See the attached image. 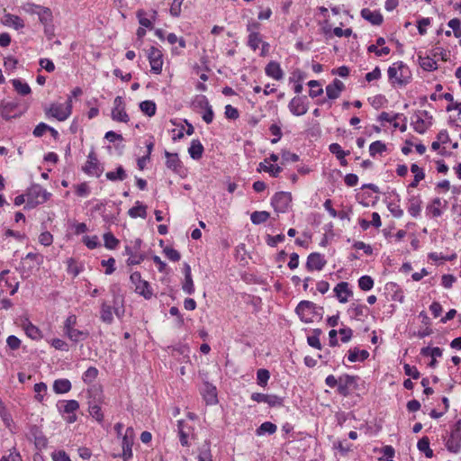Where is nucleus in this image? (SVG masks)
<instances>
[{
	"label": "nucleus",
	"instance_id": "7ed1b4c3",
	"mask_svg": "<svg viewBox=\"0 0 461 461\" xmlns=\"http://www.w3.org/2000/svg\"><path fill=\"white\" fill-rule=\"evenodd\" d=\"M72 112V100L68 97L65 104L53 103L50 106L45 109V114L47 117H52L58 121L63 122L69 117Z\"/></svg>",
	"mask_w": 461,
	"mask_h": 461
},
{
	"label": "nucleus",
	"instance_id": "ea45409f",
	"mask_svg": "<svg viewBox=\"0 0 461 461\" xmlns=\"http://www.w3.org/2000/svg\"><path fill=\"white\" fill-rule=\"evenodd\" d=\"M262 36L258 33H249L248 37V46L252 50H257L258 49L259 44L262 42Z\"/></svg>",
	"mask_w": 461,
	"mask_h": 461
},
{
	"label": "nucleus",
	"instance_id": "c9c22d12",
	"mask_svg": "<svg viewBox=\"0 0 461 461\" xmlns=\"http://www.w3.org/2000/svg\"><path fill=\"white\" fill-rule=\"evenodd\" d=\"M420 66L427 71H434L438 68L437 62L429 57H419Z\"/></svg>",
	"mask_w": 461,
	"mask_h": 461
},
{
	"label": "nucleus",
	"instance_id": "6e6552de",
	"mask_svg": "<svg viewBox=\"0 0 461 461\" xmlns=\"http://www.w3.org/2000/svg\"><path fill=\"white\" fill-rule=\"evenodd\" d=\"M448 451L452 453L459 452L461 448V420H457L455 428L450 433V437L446 443Z\"/></svg>",
	"mask_w": 461,
	"mask_h": 461
},
{
	"label": "nucleus",
	"instance_id": "9b49d317",
	"mask_svg": "<svg viewBox=\"0 0 461 461\" xmlns=\"http://www.w3.org/2000/svg\"><path fill=\"white\" fill-rule=\"evenodd\" d=\"M163 55L161 51L155 48L151 47L148 53V59L151 67V72L154 74H160L162 71L163 66Z\"/></svg>",
	"mask_w": 461,
	"mask_h": 461
},
{
	"label": "nucleus",
	"instance_id": "412c9836",
	"mask_svg": "<svg viewBox=\"0 0 461 461\" xmlns=\"http://www.w3.org/2000/svg\"><path fill=\"white\" fill-rule=\"evenodd\" d=\"M361 16L373 25H380L384 21L383 15L378 11H371L368 8L361 10Z\"/></svg>",
	"mask_w": 461,
	"mask_h": 461
},
{
	"label": "nucleus",
	"instance_id": "7c9ffc66",
	"mask_svg": "<svg viewBox=\"0 0 461 461\" xmlns=\"http://www.w3.org/2000/svg\"><path fill=\"white\" fill-rule=\"evenodd\" d=\"M110 181H123L127 177V174L122 166H119L115 172L109 171L105 175Z\"/></svg>",
	"mask_w": 461,
	"mask_h": 461
},
{
	"label": "nucleus",
	"instance_id": "cd10ccee",
	"mask_svg": "<svg viewBox=\"0 0 461 461\" xmlns=\"http://www.w3.org/2000/svg\"><path fill=\"white\" fill-rule=\"evenodd\" d=\"M277 429V427L276 424L266 421L263 422L256 430V433L258 436H262L265 434L272 435L274 434Z\"/></svg>",
	"mask_w": 461,
	"mask_h": 461
},
{
	"label": "nucleus",
	"instance_id": "09e8293b",
	"mask_svg": "<svg viewBox=\"0 0 461 461\" xmlns=\"http://www.w3.org/2000/svg\"><path fill=\"white\" fill-rule=\"evenodd\" d=\"M23 328H24L25 333L27 334L28 337H30L33 339H36L41 337L40 330L36 326L32 324L31 322L24 324Z\"/></svg>",
	"mask_w": 461,
	"mask_h": 461
},
{
	"label": "nucleus",
	"instance_id": "37998d69",
	"mask_svg": "<svg viewBox=\"0 0 461 461\" xmlns=\"http://www.w3.org/2000/svg\"><path fill=\"white\" fill-rule=\"evenodd\" d=\"M386 150V145L380 140L374 141L369 146V153L375 157L377 153H383Z\"/></svg>",
	"mask_w": 461,
	"mask_h": 461
},
{
	"label": "nucleus",
	"instance_id": "bf43d9fd",
	"mask_svg": "<svg viewBox=\"0 0 461 461\" xmlns=\"http://www.w3.org/2000/svg\"><path fill=\"white\" fill-rule=\"evenodd\" d=\"M404 374L408 376L412 377L413 379H418L420 375L416 366H411L409 364L403 365Z\"/></svg>",
	"mask_w": 461,
	"mask_h": 461
},
{
	"label": "nucleus",
	"instance_id": "a18cd8bd",
	"mask_svg": "<svg viewBox=\"0 0 461 461\" xmlns=\"http://www.w3.org/2000/svg\"><path fill=\"white\" fill-rule=\"evenodd\" d=\"M185 420H178L177 428H178V434H179L180 442H181L182 446L188 445V441H187L188 432L185 431Z\"/></svg>",
	"mask_w": 461,
	"mask_h": 461
},
{
	"label": "nucleus",
	"instance_id": "79ce46f5",
	"mask_svg": "<svg viewBox=\"0 0 461 461\" xmlns=\"http://www.w3.org/2000/svg\"><path fill=\"white\" fill-rule=\"evenodd\" d=\"M358 286L363 291H369L374 286V280L369 276H363L358 279Z\"/></svg>",
	"mask_w": 461,
	"mask_h": 461
},
{
	"label": "nucleus",
	"instance_id": "864d4df0",
	"mask_svg": "<svg viewBox=\"0 0 461 461\" xmlns=\"http://www.w3.org/2000/svg\"><path fill=\"white\" fill-rule=\"evenodd\" d=\"M145 15L146 12L144 10L140 9L137 11V17L139 19L140 24L145 28L152 29V22L146 18Z\"/></svg>",
	"mask_w": 461,
	"mask_h": 461
},
{
	"label": "nucleus",
	"instance_id": "4be33fe9",
	"mask_svg": "<svg viewBox=\"0 0 461 461\" xmlns=\"http://www.w3.org/2000/svg\"><path fill=\"white\" fill-rule=\"evenodd\" d=\"M266 74L276 80H281L284 77V72L276 61H270L265 68Z\"/></svg>",
	"mask_w": 461,
	"mask_h": 461
},
{
	"label": "nucleus",
	"instance_id": "423d86ee",
	"mask_svg": "<svg viewBox=\"0 0 461 461\" xmlns=\"http://www.w3.org/2000/svg\"><path fill=\"white\" fill-rule=\"evenodd\" d=\"M358 376L343 375L339 376L338 393L342 396H348L352 390L357 388Z\"/></svg>",
	"mask_w": 461,
	"mask_h": 461
},
{
	"label": "nucleus",
	"instance_id": "6ab92c4d",
	"mask_svg": "<svg viewBox=\"0 0 461 461\" xmlns=\"http://www.w3.org/2000/svg\"><path fill=\"white\" fill-rule=\"evenodd\" d=\"M345 89V85L339 79H334L333 82L326 86V94L330 99H337L340 93Z\"/></svg>",
	"mask_w": 461,
	"mask_h": 461
},
{
	"label": "nucleus",
	"instance_id": "e2e57ef3",
	"mask_svg": "<svg viewBox=\"0 0 461 461\" xmlns=\"http://www.w3.org/2000/svg\"><path fill=\"white\" fill-rule=\"evenodd\" d=\"M368 52H374L376 56L380 57L382 55H387L390 53V48L388 47H383L381 49H378L376 45H370L367 48Z\"/></svg>",
	"mask_w": 461,
	"mask_h": 461
},
{
	"label": "nucleus",
	"instance_id": "680f3d73",
	"mask_svg": "<svg viewBox=\"0 0 461 461\" xmlns=\"http://www.w3.org/2000/svg\"><path fill=\"white\" fill-rule=\"evenodd\" d=\"M224 114H225L226 118L231 119V120H236L240 116L238 109L231 106L230 104H227L225 106Z\"/></svg>",
	"mask_w": 461,
	"mask_h": 461
},
{
	"label": "nucleus",
	"instance_id": "c85d7f7f",
	"mask_svg": "<svg viewBox=\"0 0 461 461\" xmlns=\"http://www.w3.org/2000/svg\"><path fill=\"white\" fill-rule=\"evenodd\" d=\"M147 207L143 204H141L139 201L136 203V206L131 208L129 211H128V214L131 217V218H137V217H141L143 219H145L147 217V211H146Z\"/></svg>",
	"mask_w": 461,
	"mask_h": 461
},
{
	"label": "nucleus",
	"instance_id": "0e129e2a",
	"mask_svg": "<svg viewBox=\"0 0 461 461\" xmlns=\"http://www.w3.org/2000/svg\"><path fill=\"white\" fill-rule=\"evenodd\" d=\"M114 264H115V259L113 258H110L108 259H104L102 260L101 262V265L103 267H106V269H105V274L106 275H111L114 272L115 268H114Z\"/></svg>",
	"mask_w": 461,
	"mask_h": 461
},
{
	"label": "nucleus",
	"instance_id": "72a5a7b5",
	"mask_svg": "<svg viewBox=\"0 0 461 461\" xmlns=\"http://www.w3.org/2000/svg\"><path fill=\"white\" fill-rule=\"evenodd\" d=\"M90 415L95 419L99 423H101L104 420V414L102 412L101 407L95 402H89L88 408Z\"/></svg>",
	"mask_w": 461,
	"mask_h": 461
},
{
	"label": "nucleus",
	"instance_id": "f03ea898",
	"mask_svg": "<svg viewBox=\"0 0 461 461\" xmlns=\"http://www.w3.org/2000/svg\"><path fill=\"white\" fill-rule=\"evenodd\" d=\"M27 203L24 209H32L49 200L51 194L44 190L40 185H32L25 194Z\"/></svg>",
	"mask_w": 461,
	"mask_h": 461
},
{
	"label": "nucleus",
	"instance_id": "603ef678",
	"mask_svg": "<svg viewBox=\"0 0 461 461\" xmlns=\"http://www.w3.org/2000/svg\"><path fill=\"white\" fill-rule=\"evenodd\" d=\"M329 149L332 154H334L337 157V158H343V157H346L349 154V151L342 150L340 145L338 143L330 144Z\"/></svg>",
	"mask_w": 461,
	"mask_h": 461
},
{
	"label": "nucleus",
	"instance_id": "8fccbe9b",
	"mask_svg": "<svg viewBox=\"0 0 461 461\" xmlns=\"http://www.w3.org/2000/svg\"><path fill=\"white\" fill-rule=\"evenodd\" d=\"M104 246L108 249H114L119 244V240L113 236V233L107 232L104 235Z\"/></svg>",
	"mask_w": 461,
	"mask_h": 461
},
{
	"label": "nucleus",
	"instance_id": "de8ad7c7",
	"mask_svg": "<svg viewBox=\"0 0 461 461\" xmlns=\"http://www.w3.org/2000/svg\"><path fill=\"white\" fill-rule=\"evenodd\" d=\"M263 170L265 172L270 173V175L274 177L278 176L279 173L282 171V168L279 166H267L265 163L261 162L259 163V168L258 171Z\"/></svg>",
	"mask_w": 461,
	"mask_h": 461
},
{
	"label": "nucleus",
	"instance_id": "f257e3e1",
	"mask_svg": "<svg viewBox=\"0 0 461 461\" xmlns=\"http://www.w3.org/2000/svg\"><path fill=\"white\" fill-rule=\"evenodd\" d=\"M388 77L393 84L405 86L410 83L411 72L402 61H397L388 68Z\"/></svg>",
	"mask_w": 461,
	"mask_h": 461
},
{
	"label": "nucleus",
	"instance_id": "3c124183",
	"mask_svg": "<svg viewBox=\"0 0 461 461\" xmlns=\"http://www.w3.org/2000/svg\"><path fill=\"white\" fill-rule=\"evenodd\" d=\"M97 375H98V370L94 366H90L84 373L83 380L85 383L90 384L96 378Z\"/></svg>",
	"mask_w": 461,
	"mask_h": 461
},
{
	"label": "nucleus",
	"instance_id": "2eb2a0df",
	"mask_svg": "<svg viewBox=\"0 0 461 461\" xmlns=\"http://www.w3.org/2000/svg\"><path fill=\"white\" fill-rule=\"evenodd\" d=\"M326 263L327 261L324 259L323 256H321L320 253L313 252L311 253L307 258L306 268L309 271H320L325 267Z\"/></svg>",
	"mask_w": 461,
	"mask_h": 461
},
{
	"label": "nucleus",
	"instance_id": "aec40b11",
	"mask_svg": "<svg viewBox=\"0 0 461 461\" xmlns=\"http://www.w3.org/2000/svg\"><path fill=\"white\" fill-rule=\"evenodd\" d=\"M334 293L339 303H342L348 302V297L353 294L347 282L339 283L334 288Z\"/></svg>",
	"mask_w": 461,
	"mask_h": 461
},
{
	"label": "nucleus",
	"instance_id": "e433bc0d",
	"mask_svg": "<svg viewBox=\"0 0 461 461\" xmlns=\"http://www.w3.org/2000/svg\"><path fill=\"white\" fill-rule=\"evenodd\" d=\"M270 217V213L266 211H256L251 213L250 220L254 224H261L267 221Z\"/></svg>",
	"mask_w": 461,
	"mask_h": 461
},
{
	"label": "nucleus",
	"instance_id": "dca6fc26",
	"mask_svg": "<svg viewBox=\"0 0 461 461\" xmlns=\"http://www.w3.org/2000/svg\"><path fill=\"white\" fill-rule=\"evenodd\" d=\"M201 393L207 404H215L218 402L216 387L209 382L203 384Z\"/></svg>",
	"mask_w": 461,
	"mask_h": 461
},
{
	"label": "nucleus",
	"instance_id": "f704fd0d",
	"mask_svg": "<svg viewBox=\"0 0 461 461\" xmlns=\"http://www.w3.org/2000/svg\"><path fill=\"white\" fill-rule=\"evenodd\" d=\"M12 84L14 90L22 95H26L31 93V87L29 85L22 82L20 79H13Z\"/></svg>",
	"mask_w": 461,
	"mask_h": 461
},
{
	"label": "nucleus",
	"instance_id": "20e7f679",
	"mask_svg": "<svg viewBox=\"0 0 461 461\" xmlns=\"http://www.w3.org/2000/svg\"><path fill=\"white\" fill-rule=\"evenodd\" d=\"M24 112L25 109H21L20 103L18 101H2L0 104V114L5 121H9L13 118H18Z\"/></svg>",
	"mask_w": 461,
	"mask_h": 461
},
{
	"label": "nucleus",
	"instance_id": "473e14b6",
	"mask_svg": "<svg viewBox=\"0 0 461 461\" xmlns=\"http://www.w3.org/2000/svg\"><path fill=\"white\" fill-rule=\"evenodd\" d=\"M68 337L74 342L84 340L88 337V332L77 330L75 328L65 331Z\"/></svg>",
	"mask_w": 461,
	"mask_h": 461
},
{
	"label": "nucleus",
	"instance_id": "a19ab883",
	"mask_svg": "<svg viewBox=\"0 0 461 461\" xmlns=\"http://www.w3.org/2000/svg\"><path fill=\"white\" fill-rule=\"evenodd\" d=\"M39 10V19L42 23L47 24L52 21V13L50 8L41 6Z\"/></svg>",
	"mask_w": 461,
	"mask_h": 461
},
{
	"label": "nucleus",
	"instance_id": "052dcab7",
	"mask_svg": "<svg viewBox=\"0 0 461 461\" xmlns=\"http://www.w3.org/2000/svg\"><path fill=\"white\" fill-rule=\"evenodd\" d=\"M334 447L339 449L342 455H347L352 447V445L348 443L347 440L338 441L334 444Z\"/></svg>",
	"mask_w": 461,
	"mask_h": 461
},
{
	"label": "nucleus",
	"instance_id": "c03bdc74",
	"mask_svg": "<svg viewBox=\"0 0 461 461\" xmlns=\"http://www.w3.org/2000/svg\"><path fill=\"white\" fill-rule=\"evenodd\" d=\"M441 205L440 198H435L432 200L431 204L427 206V210L432 214L433 217H438L441 215L439 206Z\"/></svg>",
	"mask_w": 461,
	"mask_h": 461
},
{
	"label": "nucleus",
	"instance_id": "a211bd4d",
	"mask_svg": "<svg viewBox=\"0 0 461 461\" xmlns=\"http://www.w3.org/2000/svg\"><path fill=\"white\" fill-rule=\"evenodd\" d=\"M166 166L167 168L172 169L175 173H180L183 169L182 162L180 161L177 153H171L165 150Z\"/></svg>",
	"mask_w": 461,
	"mask_h": 461
},
{
	"label": "nucleus",
	"instance_id": "13d9d810",
	"mask_svg": "<svg viewBox=\"0 0 461 461\" xmlns=\"http://www.w3.org/2000/svg\"><path fill=\"white\" fill-rule=\"evenodd\" d=\"M164 253L170 260L176 262L180 260V253L173 248L167 247L164 249Z\"/></svg>",
	"mask_w": 461,
	"mask_h": 461
},
{
	"label": "nucleus",
	"instance_id": "ddd939ff",
	"mask_svg": "<svg viewBox=\"0 0 461 461\" xmlns=\"http://www.w3.org/2000/svg\"><path fill=\"white\" fill-rule=\"evenodd\" d=\"M112 118L114 121L122 122H128L130 120L129 115L125 112L123 101L121 96H117L114 99V107L112 111Z\"/></svg>",
	"mask_w": 461,
	"mask_h": 461
},
{
	"label": "nucleus",
	"instance_id": "1a4fd4ad",
	"mask_svg": "<svg viewBox=\"0 0 461 461\" xmlns=\"http://www.w3.org/2000/svg\"><path fill=\"white\" fill-rule=\"evenodd\" d=\"M83 170L86 174L100 176L104 171V167L99 163L97 157L94 150H92L88 157L86 165L83 167Z\"/></svg>",
	"mask_w": 461,
	"mask_h": 461
},
{
	"label": "nucleus",
	"instance_id": "c756f323",
	"mask_svg": "<svg viewBox=\"0 0 461 461\" xmlns=\"http://www.w3.org/2000/svg\"><path fill=\"white\" fill-rule=\"evenodd\" d=\"M417 447L420 452H423L428 458L433 456V450L429 447V439L428 437L421 438L417 444Z\"/></svg>",
	"mask_w": 461,
	"mask_h": 461
},
{
	"label": "nucleus",
	"instance_id": "338daca9",
	"mask_svg": "<svg viewBox=\"0 0 461 461\" xmlns=\"http://www.w3.org/2000/svg\"><path fill=\"white\" fill-rule=\"evenodd\" d=\"M182 289L188 294H194V286L192 276L185 277V283L183 284Z\"/></svg>",
	"mask_w": 461,
	"mask_h": 461
},
{
	"label": "nucleus",
	"instance_id": "4c0bfd02",
	"mask_svg": "<svg viewBox=\"0 0 461 461\" xmlns=\"http://www.w3.org/2000/svg\"><path fill=\"white\" fill-rule=\"evenodd\" d=\"M140 109L143 113L151 117L156 113V104L153 101H143L140 104Z\"/></svg>",
	"mask_w": 461,
	"mask_h": 461
},
{
	"label": "nucleus",
	"instance_id": "5fc2aeb1",
	"mask_svg": "<svg viewBox=\"0 0 461 461\" xmlns=\"http://www.w3.org/2000/svg\"><path fill=\"white\" fill-rule=\"evenodd\" d=\"M267 403L269 407H279L284 405V398L274 395V394H268L267 398Z\"/></svg>",
	"mask_w": 461,
	"mask_h": 461
},
{
	"label": "nucleus",
	"instance_id": "a878e982",
	"mask_svg": "<svg viewBox=\"0 0 461 461\" xmlns=\"http://www.w3.org/2000/svg\"><path fill=\"white\" fill-rule=\"evenodd\" d=\"M369 357V352L366 349L359 350L355 348L348 351V359L350 362H356L357 360L364 361Z\"/></svg>",
	"mask_w": 461,
	"mask_h": 461
},
{
	"label": "nucleus",
	"instance_id": "0eeeda50",
	"mask_svg": "<svg viewBox=\"0 0 461 461\" xmlns=\"http://www.w3.org/2000/svg\"><path fill=\"white\" fill-rule=\"evenodd\" d=\"M135 433L132 427H128L125 434L122 436V454L119 455L124 461H128L132 456V445L134 442Z\"/></svg>",
	"mask_w": 461,
	"mask_h": 461
},
{
	"label": "nucleus",
	"instance_id": "4468645a",
	"mask_svg": "<svg viewBox=\"0 0 461 461\" xmlns=\"http://www.w3.org/2000/svg\"><path fill=\"white\" fill-rule=\"evenodd\" d=\"M316 309L317 306L314 303L310 301H302L297 305L295 311L303 321L309 322L311 321V318L308 317V312L315 313Z\"/></svg>",
	"mask_w": 461,
	"mask_h": 461
},
{
	"label": "nucleus",
	"instance_id": "39448f33",
	"mask_svg": "<svg viewBox=\"0 0 461 461\" xmlns=\"http://www.w3.org/2000/svg\"><path fill=\"white\" fill-rule=\"evenodd\" d=\"M130 280L131 284L135 285V292L137 294H140L145 299H150L152 297L153 293L150 285L148 281L141 278L140 272H133L130 276Z\"/></svg>",
	"mask_w": 461,
	"mask_h": 461
},
{
	"label": "nucleus",
	"instance_id": "9d476101",
	"mask_svg": "<svg viewBox=\"0 0 461 461\" xmlns=\"http://www.w3.org/2000/svg\"><path fill=\"white\" fill-rule=\"evenodd\" d=\"M292 201V195L287 192H277L272 198L271 204L276 212H284Z\"/></svg>",
	"mask_w": 461,
	"mask_h": 461
},
{
	"label": "nucleus",
	"instance_id": "69168bd1",
	"mask_svg": "<svg viewBox=\"0 0 461 461\" xmlns=\"http://www.w3.org/2000/svg\"><path fill=\"white\" fill-rule=\"evenodd\" d=\"M285 240L284 234H278L276 236L267 235V244L270 247H276L278 242H282Z\"/></svg>",
	"mask_w": 461,
	"mask_h": 461
},
{
	"label": "nucleus",
	"instance_id": "6e6d98bb",
	"mask_svg": "<svg viewBox=\"0 0 461 461\" xmlns=\"http://www.w3.org/2000/svg\"><path fill=\"white\" fill-rule=\"evenodd\" d=\"M34 392L36 393L35 399L38 402H41L43 400V393L47 392V385L45 383H38L34 384Z\"/></svg>",
	"mask_w": 461,
	"mask_h": 461
},
{
	"label": "nucleus",
	"instance_id": "58836bf2",
	"mask_svg": "<svg viewBox=\"0 0 461 461\" xmlns=\"http://www.w3.org/2000/svg\"><path fill=\"white\" fill-rule=\"evenodd\" d=\"M5 23L13 26L16 30H19L21 28L24 27V23H23V19H21L17 15L7 14L5 16Z\"/></svg>",
	"mask_w": 461,
	"mask_h": 461
},
{
	"label": "nucleus",
	"instance_id": "f8f14e48",
	"mask_svg": "<svg viewBox=\"0 0 461 461\" xmlns=\"http://www.w3.org/2000/svg\"><path fill=\"white\" fill-rule=\"evenodd\" d=\"M29 438L33 439L37 449L41 450L48 445V439L37 425H32L29 431Z\"/></svg>",
	"mask_w": 461,
	"mask_h": 461
},
{
	"label": "nucleus",
	"instance_id": "b1692460",
	"mask_svg": "<svg viewBox=\"0 0 461 461\" xmlns=\"http://www.w3.org/2000/svg\"><path fill=\"white\" fill-rule=\"evenodd\" d=\"M58 408L59 411L70 414L79 409V403L76 400L62 401L58 403Z\"/></svg>",
	"mask_w": 461,
	"mask_h": 461
},
{
	"label": "nucleus",
	"instance_id": "393cba45",
	"mask_svg": "<svg viewBox=\"0 0 461 461\" xmlns=\"http://www.w3.org/2000/svg\"><path fill=\"white\" fill-rule=\"evenodd\" d=\"M422 201L419 195H412L409 199L408 212L412 217L420 215Z\"/></svg>",
	"mask_w": 461,
	"mask_h": 461
},
{
	"label": "nucleus",
	"instance_id": "f3484780",
	"mask_svg": "<svg viewBox=\"0 0 461 461\" xmlns=\"http://www.w3.org/2000/svg\"><path fill=\"white\" fill-rule=\"evenodd\" d=\"M289 110L293 114L296 115V116H300V115H303L307 113L308 106L303 102V97L297 96V97H294L290 101Z\"/></svg>",
	"mask_w": 461,
	"mask_h": 461
},
{
	"label": "nucleus",
	"instance_id": "2f4dec72",
	"mask_svg": "<svg viewBox=\"0 0 461 461\" xmlns=\"http://www.w3.org/2000/svg\"><path fill=\"white\" fill-rule=\"evenodd\" d=\"M101 320L107 323L111 324L113 321V312H112V307L108 305L105 302H103L101 305Z\"/></svg>",
	"mask_w": 461,
	"mask_h": 461
},
{
	"label": "nucleus",
	"instance_id": "4d7b16f0",
	"mask_svg": "<svg viewBox=\"0 0 461 461\" xmlns=\"http://www.w3.org/2000/svg\"><path fill=\"white\" fill-rule=\"evenodd\" d=\"M194 105L196 108L204 110L211 104H209V101L205 95H200L195 97V100L194 101Z\"/></svg>",
	"mask_w": 461,
	"mask_h": 461
},
{
	"label": "nucleus",
	"instance_id": "49530a36",
	"mask_svg": "<svg viewBox=\"0 0 461 461\" xmlns=\"http://www.w3.org/2000/svg\"><path fill=\"white\" fill-rule=\"evenodd\" d=\"M270 377V373L268 370L261 368L258 369L257 372V382L258 384L260 386H266L267 384V381Z\"/></svg>",
	"mask_w": 461,
	"mask_h": 461
},
{
	"label": "nucleus",
	"instance_id": "5701e85b",
	"mask_svg": "<svg viewBox=\"0 0 461 461\" xmlns=\"http://www.w3.org/2000/svg\"><path fill=\"white\" fill-rule=\"evenodd\" d=\"M204 151L203 146L199 140H193L188 149V153L193 159L198 160Z\"/></svg>",
	"mask_w": 461,
	"mask_h": 461
},
{
	"label": "nucleus",
	"instance_id": "774afa93",
	"mask_svg": "<svg viewBox=\"0 0 461 461\" xmlns=\"http://www.w3.org/2000/svg\"><path fill=\"white\" fill-rule=\"evenodd\" d=\"M6 343H7V346L12 349V350H16L20 348L21 346V340L14 335H11L7 338L6 339Z\"/></svg>",
	"mask_w": 461,
	"mask_h": 461
},
{
	"label": "nucleus",
	"instance_id": "bb28decb",
	"mask_svg": "<svg viewBox=\"0 0 461 461\" xmlns=\"http://www.w3.org/2000/svg\"><path fill=\"white\" fill-rule=\"evenodd\" d=\"M71 389V383L68 379H58L53 384V390L56 393H65Z\"/></svg>",
	"mask_w": 461,
	"mask_h": 461
}]
</instances>
